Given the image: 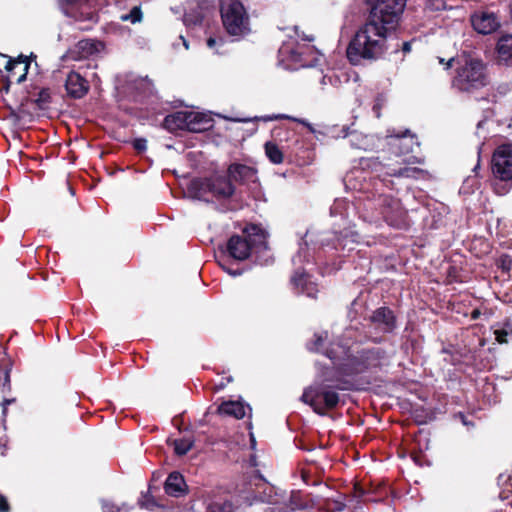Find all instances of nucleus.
I'll return each instance as SVG.
<instances>
[{
    "label": "nucleus",
    "mask_w": 512,
    "mask_h": 512,
    "mask_svg": "<svg viewBox=\"0 0 512 512\" xmlns=\"http://www.w3.org/2000/svg\"><path fill=\"white\" fill-rule=\"evenodd\" d=\"M387 144L393 154L401 158L396 164H379L382 172L378 178L367 181L365 172L357 169L348 174L345 178L347 187L358 191L359 195L355 197V202L350 203L346 199H336L330 208V215L334 218L333 239L326 234H322L318 240L321 246H331L333 249L345 256L354 251L362 244L360 234L352 229L351 216L359 215L363 222L376 227L381 226L383 222L392 227H401L405 223L406 212L400 201L392 195L387 194L385 190H392L394 182L386 178H421L424 170L416 167H410V164L422 163V160L416 156H406L413 152L414 146L419 143L415 136L410 134L409 130L403 133L387 135Z\"/></svg>",
    "instance_id": "1"
},
{
    "label": "nucleus",
    "mask_w": 512,
    "mask_h": 512,
    "mask_svg": "<svg viewBox=\"0 0 512 512\" xmlns=\"http://www.w3.org/2000/svg\"><path fill=\"white\" fill-rule=\"evenodd\" d=\"M326 340L327 332L314 334V339L307 343V348L313 352L323 353L331 364L339 366L343 375L347 377L380 367L388 359L386 352L379 347L357 350L354 354L350 352V348L341 344H331L326 347Z\"/></svg>",
    "instance_id": "2"
},
{
    "label": "nucleus",
    "mask_w": 512,
    "mask_h": 512,
    "mask_svg": "<svg viewBox=\"0 0 512 512\" xmlns=\"http://www.w3.org/2000/svg\"><path fill=\"white\" fill-rule=\"evenodd\" d=\"M392 32L367 18L349 42L346 50L348 60L353 65L363 61L380 59L388 50V39Z\"/></svg>",
    "instance_id": "3"
},
{
    "label": "nucleus",
    "mask_w": 512,
    "mask_h": 512,
    "mask_svg": "<svg viewBox=\"0 0 512 512\" xmlns=\"http://www.w3.org/2000/svg\"><path fill=\"white\" fill-rule=\"evenodd\" d=\"M344 377L346 376L339 366H326L318 375L320 382L306 388L301 400L310 405L317 414L324 415L327 409L336 407L339 402L336 390H348L352 387V383Z\"/></svg>",
    "instance_id": "4"
},
{
    "label": "nucleus",
    "mask_w": 512,
    "mask_h": 512,
    "mask_svg": "<svg viewBox=\"0 0 512 512\" xmlns=\"http://www.w3.org/2000/svg\"><path fill=\"white\" fill-rule=\"evenodd\" d=\"M240 498L248 505L269 504L264 512H294L304 507L299 492H291L289 495L279 493L278 490L262 480H258L254 487L242 492Z\"/></svg>",
    "instance_id": "5"
},
{
    "label": "nucleus",
    "mask_w": 512,
    "mask_h": 512,
    "mask_svg": "<svg viewBox=\"0 0 512 512\" xmlns=\"http://www.w3.org/2000/svg\"><path fill=\"white\" fill-rule=\"evenodd\" d=\"M188 189L196 199L218 202L222 211L239 208L236 190L229 176L214 175L206 179H196L191 181Z\"/></svg>",
    "instance_id": "6"
},
{
    "label": "nucleus",
    "mask_w": 512,
    "mask_h": 512,
    "mask_svg": "<svg viewBox=\"0 0 512 512\" xmlns=\"http://www.w3.org/2000/svg\"><path fill=\"white\" fill-rule=\"evenodd\" d=\"M227 251L229 256L238 261L255 255L257 263L267 265L270 259L267 234L257 225L246 227L242 235L231 236L227 242Z\"/></svg>",
    "instance_id": "7"
},
{
    "label": "nucleus",
    "mask_w": 512,
    "mask_h": 512,
    "mask_svg": "<svg viewBox=\"0 0 512 512\" xmlns=\"http://www.w3.org/2000/svg\"><path fill=\"white\" fill-rule=\"evenodd\" d=\"M489 83L485 63L476 57L463 56L458 58L452 87L460 92L472 93Z\"/></svg>",
    "instance_id": "8"
},
{
    "label": "nucleus",
    "mask_w": 512,
    "mask_h": 512,
    "mask_svg": "<svg viewBox=\"0 0 512 512\" xmlns=\"http://www.w3.org/2000/svg\"><path fill=\"white\" fill-rule=\"evenodd\" d=\"M220 12L223 26L230 36L242 38L250 33L249 16L239 0H222Z\"/></svg>",
    "instance_id": "9"
},
{
    "label": "nucleus",
    "mask_w": 512,
    "mask_h": 512,
    "mask_svg": "<svg viewBox=\"0 0 512 512\" xmlns=\"http://www.w3.org/2000/svg\"><path fill=\"white\" fill-rule=\"evenodd\" d=\"M369 4L368 19L395 32L406 7V0H370Z\"/></svg>",
    "instance_id": "10"
},
{
    "label": "nucleus",
    "mask_w": 512,
    "mask_h": 512,
    "mask_svg": "<svg viewBox=\"0 0 512 512\" xmlns=\"http://www.w3.org/2000/svg\"><path fill=\"white\" fill-rule=\"evenodd\" d=\"M164 123L170 129H187L192 132L208 130L213 126L209 115L196 111H178L166 116Z\"/></svg>",
    "instance_id": "11"
},
{
    "label": "nucleus",
    "mask_w": 512,
    "mask_h": 512,
    "mask_svg": "<svg viewBox=\"0 0 512 512\" xmlns=\"http://www.w3.org/2000/svg\"><path fill=\"white\" fill-rule=\"evenodd\" d=\"M61 11L76 22L95 23L97 15L93 11L89 0H58Z\"/></svg>",
    "instance_id": "12"
},
{
    "label": "nucleus",
    "mask_w": 512,
    "mask_h": 512,
    "mask_svg": "<svg viewBox=\"0 0 512 512\" xmlns=\"http://www.w3.org/2000/svg\"><path fill=\"white\" fill-rule=\"evenodd\" d=\"M492 172L503 181L512 179V145L499 146L492 157Z\"/></svg>",
    "instance_id": "13"
},
{
    "label": "nucleus",
    "mask_w": 512,
    "mask_h": 512,
    "mask_svg": "<svg viewBox=\"0 0 512 512\" xmlns=\"http://www.w3.org/2000/svg\"><path fill=\"white\" fill-rule=\"evenodd\" d=\"M470 20L473 29L482 35L492 34L501 26L499 16L490 10L476 11L471 15Z\"/></svg>",
    "instance_id": "14"
},
{
    "label": "nucleus",
    "mask_w": 512,
    "mask_h": 512,
    "mask_svg": "<svg viewBox=\"0 0 512 512\" xmlns=\"http://www.w3.org/2000/svg\"><path fill=\"white\" fill-rule=\"evenodd\" d=\"M103 49V44L99 41L92 39H85L79 41L73 48H71L63 56L65 60H82L89 58Z\"/></svg>",
    "instance_id": "15"
},
{
    "label": "nucleus",
    "mask_w": 512,
    "mask_h": 512,
    "mask_svg": "<svg viewBox=\"0 0 512 512\" xmlns=\"http://www.w3.org/2000/svg\"><path fill=\"white\" fill-rule=\"evenodd\" d=\"M369 319L373 327L381 333H391L396 328V317L388 307L376 309Z\"/></svg>",
    "instance_id": "16"
},
{
    "label": "nucleus",
    "mask_w": 512,
    "mask_h": 512,
    "mask_svg": "<svg viewBox=\"0 0 512 512\" xmlns=\"http://www.w3.org/2000/svg\"><path fill=\"white\" fill-rule=\"evenodd\" d=\"M65 88L69 96L78 99L87 94L89 85L78 72L71 71L67 76Z\"/></svg>",
    "instance_id": "17"
},
{
    "label": "nucleus",
    "mask_w": 512,
    "mask_h": 512,
    "mask_svg": "<svg viewBox=\"0 0 512 512\" xmlns=\"http://www.w3.org/2000/svg\"><path fill=\"white\" fill-rule=\"evenodd\" d=\"M291 282L298 293L305 294L314 298L318 291L316 284L311 280L310 276L304 271L300 272V268H296Z\"/></svg>",
    "instance_id": "18"
},
{
    "label": "nucleus",
    "mask_w": 512,
    "mask_h": 512,
    "mask_svg": "<svg viewBox=\"0 0 512 512\" xmlns=\"http://www.w3.org/2000/svg\"><path fill=\"white\" fill-rule=\"evenodd\" d=\"M306 52H313V47L307 45H297L295 48L290 44H283L279 49V55L281 57H288L294 63L299 64L302 67L312 66V63H307L304 59Z\"/></svg>",
    "instance_id": "19"
},
{
    "label": "nucleus",
    "mask_w": 512,
    "mask_h": 512,
    "mask_svg": "<svg viewBox=\"0 0 512 512\" xmlns=\"http://www.w3.org/2000/svg\"><path fill=\"white\" fill-rule=\"evenodd\" d=\"M165 493L172 497H181L187 492V485L179 472H172L164 484Z\"/></svg>",
    "instance_id": "20"
},
{
    "label": "nucleus",
    "mask_w": 512,
    "mask_h": 512,
    "mask_svg": "<svg viewBox=\"0 0 512 512\" xmlns=\"http://www.w3.org/2000/svg\"><path fill=\"white\" fill-rule=\"evenodd\" d=\"M228 176L241 183L254 182L256 179V170L244 164L234 163L228 168Z\"/></svg>",
    "instance_id": "21"
},
{
    "label": "nucleus",
    "mask_w": 512,
    "mask_h": 512,
    "mask_svg": "<svg viewBox=\"0 0 512 512\" xmlns=\"http://www.w3.org/2000/svg\"><path fill=\"white\" fill-rule=\"evenodd\" d=\"M247 411L251 412V407L245 405L242 401H225L218 407V412L222 415L232 416L236 419L243 418Z\"/></svg>",
    "instance_id": "22"
},
{
    "label": "nucleus",
    "mask_w": 512,
    "mask_h": 512,
    "mask_svg": "<svg viewBox=\"0 0 512 512\" xmlns=\"http://www.w3.org/2000/svg\"><path fill=\"white\" fill-rule=\"evenodd\" d=\"M497 59L500 64L512 66V35H504L498 40Z\"/></svg>",
    "instance_id": "23"
},
{
    "label": "nucleus",
    "mask_w": 512,
    "mask_h": 512,
    "mask_svg": "<svg viewBox=\"0 0 512 512\" xmlns=\"http://www.w3.org/2000/svg\"><path fill=\"white\" fill-rule=\"evenodd\" d=\"M18 68L20 69L21 73L17 77L16 82L22 83L26 79L28 68H29V64L26 62V59L23 58L22 56H20L18 59H15V60L10 59V60H8L6 66H5V69L8 72H13L14 69H18Z\"/></svg>",
    "instance_id": "24"
},
{
    "label": "nucleus",
    "mask_w": 512,
    "mask_h": 512,
    "mask_svg": "<svg viewBox=\"0 0 512 512\" xmlns=\"http://www.w3.org/2000/svg\"><path fill=\"white\" fill-rule=\"evenodd\" d=\"M204 18V14L202 8L200 6H196L191 8L190 10L185 11L183 16V23L187 28H192L200 25Z\"/></svg>",
    "instance_id": "25"
},
{
    "label": "nucleus",
    "mask_w": 512,
    "mask_h": 512,
    "mask_svg": "<svg viewBox=\"0 0 512 512\" xmlns=\"http://www.w3.org/2000/svg\"><path fill=\"white\" fill-rule=\"evenodd\" d=\"M207 512H240V507H234L229 500H217L208 503Z\"/></svg>",
    "instance_id": "26"
},
{
    "label": "nucleus",
    "mask_w": 512,
    "mask_h": 512,
    "mask_svg": "<svg viewBox=\"0 0 512 512\" xmlns=\"http://www.w3.org/2000/svg\"><path fill=\"white\" fill-rule=\"evenodd\" d=\"M265 153L272 163H274V164L282 163L283 153L276 144H274L272 142H267L265 144Z\"/></svg>",
    "instance_id": "27"
},
{
    "label": "nucleus",
    "mask_w": 512,
    "mask_h": 512,
    "mask_svg": "<svg viewBox=\"0 0 512 512\" xmlns=\"http://www.w3.org/2000/svg\"><path fill=\"white\" fill-rule=\"evenodd\" d=\"M310 257L311 255L307 247V242L305 241L304 244H300L297 254L292 258V262L294 266L297 267L305 262L309 263Z\"/></svg>",
    "instance_id": "28"
},
{
    "label": "nucleus",
    "mask_w": 512,
    "mask_h": 512,
    "mask_svg": "<svg viewBox=\"0 0 512 512\" xmlns=\"http://www.w3.org/2000/svg\"><path fill=\"white\" fill-rule=\"evenodd\" d=\"M193 446V440L190 438H182L174 441L175 453L179 456L187 454Z\"/></svg>",
    "instance_id": "29"
},
{
    "label": "nucleus",
    "mask_w": 512,
    "mask_h": 512,
    "mask_svg": "<svg viewBox=\"0 0 512 512\" xmlns=\"http://www.w3.org/2000/svg\"><path fill=\"white\" fill-rule=\"evenodd\" d=\"M142 11L140 6H134L131 11L127 14H122L120 20L123 22H130L132 24L139 23L142 21Z\"/></svg>",
    "instance_id": "30"
},
{
    "label": "nucleus",
    "mask_w": 512,
    "mask_h": 512,
    "mask_svg": "<svg viewBox=\"0 0 512 512\" xmlns=\"http://www.w3.org/2000/svg\"><path fill=\"white\" fill-rule=\"evenodd\" d=\"M349 138L351 145L358 149L368 150L370 148L369 138L367 136H361L359 134H350Z\"/></svg>",
    "instance_id": "31"
},
{
    "label": "nucleus",
    "mask_w": 512,
    "mask_h": 512,
    "mask_svg": "<svg viewBox=\"0 0 512 512\" xmlns=\"http://www.w3.org/2000/svg\"><path fill=\"white\" fill-rule=\"evenodd\" d=\"M103 512H128L127 505H118L110 501H102Z\"/></svg>",
    "instance_id": "32"
},
{
    "label": "nucleus",
    "mask_w": 512,
    "mask_h": 512,
    "mask_svg": "<svg viewBox=\"0 0 512 512\" xmlns=\"http://www.w3.org/2000/svg\"><path fill=\"white\" fill-rule=\"evenodd\" d=\"M219 265L222 267V269L229 275L236 277L240 276L243 271L241 269H232L226 264V260H219Z\"/></svg>",
    "instance_id": "33"
},
{
    "label": "nucleus",
    "mask_w": 512,
    "mask_h": 512,
    "mask_svg": "<svg viewBox=\"0 0 512 512\" xmlns=\"http://www.w3.org/2000/svg\"><path fill=\"white\" fill-rule=\"evenodd\" d=\"M223 44H224V40L222 38L216 39V38L210 37L207 40V46L210 49H218ZM216 51L219 52L218 50H216Z\"/></svg>",
    "instance_id": "34"
},
{
    "label": "nucleus",
    "mask_w": 512,
    "mask_h": 512,
    "mask_svg": "<svg viewBox=\"0 0 512 512\" xmlns=\"http://www.w3.org/2000/svg\"><path fill=\"white\" fill-rule=\"evenodd\" d=\"M495 338L499 343H506L507 342V335L508 331L506 329H497L494 332Z\"/></svg>",
    "instance_id": "35"
},
{
    "label": "nucleus",
    "mask_w": 512,
    "mask_h": 512,
    "mask_svg": "<svg viewBox=\"0 0 512 512\" xmlns=\"http://www.w3.org/2000/svg\"><path fill=\"white\" fill-rule=\"evenodd\" d=\"M133 146L137 151L143 152L147 148V141L144 138L135 139L133 142Z\"/></svg>",
    "instance_id": "36"
},
{
    "label": "nucleus",
    "mask_w": 512,
    "mask_h": 512,
    "mask_svg": "<svg viewBox=\"0 0 512 512\" xmlns=\"http://www.w3.org/2000/svg\"><path fill=\"white\" fill-rule=\"evenodd\" d=\"M337 82L336 79L333 78L331 75H323L321 78V85L322 87H325L328 83L331 85H334Z\"/></svg>",
    "instance_id": "37"
},
{
    "label": "nucleus",
    "mask_w": 512,
    "mask_h": 512,
    "mask_svg": "<svg viewBox=\"0 0 512 512\" xmlns=\"http://www.w3.org/2000/svg\"><path fill=\"white\" fill-rule=\"evenodd\" d=\"M456 417L460 419V421L462 422V424H463L464 426H467V427H473V426H474V423H473V422H471V421H469V420L467 419V416H466V415H464L463 413H458V414L456 415Z\"/></svg>",
    "instance_id": "38"
},
{
    "label": "nucleus",
    "mask_w": 512,
    "mask_h": 512,
    "mask_svg": "<svg viewBox=\"0 0 512 512\" xmlns=\"http://www.w3.org/2000/svg\"><path fill=\"white\" fill-rule=\"evenodd\" d=\"M501 265L504 269H507L508 271L511 270L512 267V259L508 256H505L501 259Z\"/></svg>",
    "instance_id": "39"
},
{
    "label": "nucleus",
    "mask_w": 512,
    "mask_h": 512,
    "mask_svg": "<svg viewBox=\"0 0 512 512\" xmlns=\"http://www.w3.org/2000/svg\"><path fill=\"white\" fill-rule=\"evenodd\" d=\"M9 511V505L7 503V500L4 496L0 495V512H8Z\"/></svg>",
    "instance_id": "40"
},
{
    "label": "nucleus",
    "mask_w": 512,
    "mask_h": 512,
    "mask_svg": "<svg viewBox=\"0 0 512 512\" xmlns=\"http://www.w3.org/2000/svg\"><path fill=\"white\" fill-rule=\"evenodd\" d=\"M295 34H296V36H297L299 39H301V40H303V41L311 42V41H313V40H314V38H313L312 36H307V35H305L303 32H302V33H301V35H300V33H299V31H298V28H297V27H295Z\"/></svg>",
    "instance_id": "41"
},
{
    "label": "nucleus",
    "mask_w": 512,
    "mask_h": 512,
    "mask_svg": "<svg viewBox=\"0 0 512 512\" xmlns=\"http://www.w3.org/2000/svg\"><path fill=\"white\" fill-rule=\"evenodd\" d=\"M286 119V118H289L288 116L286 115H273V116H265L263 117L262 119L264 121H272V120H276V119Z\"/></svg>",
    "instance_id": "42"
},
{
    "label": "nucleus",
    "mask_w": 512,
    "mask_h": 512,
    "mask_svg": "<svg viewBox=\"0 0 512 512\" xmlns=\"http://www.w3.org/2000/svg\"><path fill=\"white\" fill-rule=\"evenodd\" d=\"M439 64H445V69H449L451 67L454 58H450L447 62H444L443 58L438 57Z\"/></svg>",
    "instance_id": "43"
},
{
    "label": "nucleus",
    "mask_w": 512,
    "mask_h": 512,
    "mask_svg": "<svg viewBox=\"0 0 512 512\" xmlns=\"http://www.w3.org/2000/svg\"><path fill=\"white\" fill-rule=\"evenodd\" d=\"M293 120L305 125L311 132L314 131L312 128V125L310 123H308L306 120H303V119L300 120V119H295V118H293Z\"/></svg>",
    "instance_id": "44"
},
{
    "label": "nucleus",
    "mask_w": 512,
    "mask_h": 512,
    "mask_svg": "<svg viewBox=\"0 0 512 512\" xmlns=\"http://www.w3.org/2000/svg\"><path fill=\"white\" fill-rule=\"evenodd\" d=\"M4 386H8V388H10V375H9V371H4Z\"/></svg>",
    "instance_id": "45"
},
{
    "label": "nucleus",
    "mask_w": 512,
    "mask_h": 512,
    "mask_svg": "<svg viewBox=\"0 0 512 512\" xmlns=\"http://www.w3.org/2000/svg\"><path fill=\"white\" fill-rule=\"evenodd\" d=\"M12 402H14V399H5V400L2 402V406H3V414H4V415L6 414L7 405L11 404Z\"/></svg>",
    "instance_id": "46"
},
{
    "label": "nucleus",
    "mask_w": 512,
    "mask_h": 512,
    "mask_svg": "<svg viewBox=\"0 0 512 512\" xmlns=\"http://www.w3.org/2000/svg\"><path fill=\"white\" fill-rule=\"evenodd\" d=\"M402 49H403V51L405 53L410 52L411 51V43L410 42H404L403 46H402Z\"/></svg>",
    "instance_id": "47"
},
{
    "label": "nucleus",
    "mask_w": 512,
    "mask_h": 512,
    "mask_svg": "<svg viewBox=\"0 0 512 512\" xmlns=\"http://www.w3.org/2000/svg\"><path fill=\"white\" fill-rule=\"evenodd\" d=\"M179 39L182 41V44H183L184 48H185L186 50H188V49H189V43H188V41H187V40H186L182 35L179 37Z\"/></svg>",
    "instance_id": "48"
},
{
    "label": "nucleus",
    "mask_w": 512,
    "mask_h": 512,
    "mask_svg": "<svg viewBox=\"0 0 512 512\" xmlns=\"http://www.w3.org/2000/svg\"><path fill=\"white\" fill-rule=\"evenodd\" d=\"M480 315V310L479 309H474L471 313V316L473 319H477Z\"/></svg>",
    "instance_id": "49"
},
{
    "label": "nucleus",
    "mask_w": 512,
    "mask_h": 512,
    "mask_svg": "<svg viewBox=\"0 0 512 512\" xmlns=\"http://www.w3.org/2000/svg\"><path fill=\"white\" fill-rule=\"evenodd\" d=\"M373 110L376 113V116L379 117L380 113H379V104L378 103L374 105Z\"/></svg>",
    "instance_id": "50"
},
{
    "label": "nucleus",
    "mask_w": 512,
    "mask_h": 512,
    "mask_svg": "<svg viewBox=\"0 0 512 512\" xmlns=\"http://www.w3.org/2000/svg\"><path fill=\"white\" fill-rule=\"evenodd\" d=\"M335 508L340 511L342 510L343 506L341 504L335 503Z\"/></svg>",
    "instance_id": "51"
},
{
    "label": "nucleus",
    "mask_w": 512,
    "mask_h": 512,
    "mask_svg": "<svg viewBox=\"0 0 512 512\" xmlns=\"http://www.w3.org/2000/svg\"><path fill=\"white\" fill-rule=\"evenodd\" d=\"M234 121H236V122H246L247 120L246 119H235Z\"/></svg>",
    "instance_id": "52"
},
{
    "label": "nucleus",
    "mask_w": 512,
    "mask_h": 512,
    "mask_svg": "<svg viewBox=\"0 0 512 512\" xmlns=\"http://www.w3.org/2000/svg\"><path fill=\"white\" fill-rule=\"evenodd\" d=\"M90 27V25H85V26H81L80 28L85 30V29H88Z\"/></svg>",
    "instance_id": "53"
},
{
    "label": "nucleus",
    "mask_w": 512,
    "mask_h": 512,
    "mask_svg": "<svg viewBox=\"0 0 512 512\" xmlns=\"http://www.w3.org/2000/svg\"><path fill=\"white\" fill-rule=\"evenodd\" d=\"M251 440H252V447L254 448V446H255V444H256L255 439L252 437V439H251Z\"/></svg>",
    "instance_id": "54"
},
{
    "label": "nucleus",
    "mask_w": 512,
    "mask_h": 512,
    "mask_svg": "<svg viewBox=\"0 0 512 512\" xmlns=\"http://www.w3.org/2000/svg\"><path fill=\"white\" fill-rule=\"evenodd\" d=\"M18 70L20 71V69H19V68H18V69H14V71H13V72H11V73H12V74H15L16 72H18Z\"/></svg>",
    "instance_id": "55"
},
{
    "label": "nucleus",
    "mask_w": 512,
    "mask_h": 512,
    "mask_svg": "<svg viewBox=\"0 0 512 512\" xmlns=\"http://www.w3.org/2000/svg\"><path fill=\"white\" fill-rule=\"evenodd\" d=\"M479 167V164H477L475 167H474V171H476Z\"/></svg>",
    "instance_id": "56"
}]
</instances>
